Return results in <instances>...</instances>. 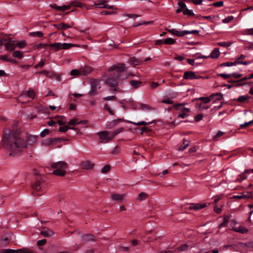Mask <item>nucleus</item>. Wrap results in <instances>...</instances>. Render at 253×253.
Instances as JSON below:
<instances>
[{
	"mask_svg": "<svg viewBox=\"0 0 253 253\" xmlns=\"http://www.w3.org/2000/svg\"><path fill=\"white\" fill-rule=\"evenodd\" d=\"M3 148L9 152V155L15 156L27 147L28 143H3Z\"/></svg>",
	"mask_w": 253,
	"mask_h": 253,
	"instance_id": "f257e3e1",
	"label": "nucleus"
},
{
	"mask_svg": "<svg viewBox=\"0 0 253 253\" xmlns=\"http://www.w3.org/2000/svg\"><path fill=\"white\" fill-rule=\"evenodd\" d=\"M67 164L64 161H59L51 164V167L56 169L53 171L52 173L58 176H63L66 173L65 169L67 168Z\"/></svg>",
	"mask_w": 253,
	"mask_h": 253,
	"instance_id": "f03ea898",
	"label": "nucleus"
},
{
	"mask_svg": "<svg viewBox=\"0 0 253 253\" xmlns=\"http://www.w3.org/2000/svg\"><path fill=\"white\" fill-rule=\"evenodd\" d=\"M127 68L126 67L124 64H118L117 65H113L110 67L108 69L109 72L114 71L112 75L114 78L116 79H120L121 80H123L126 78V77H122L121 74L126 71Z\"/></svg>",
	"mask_w": 253,
	"mask_h": 253,
	"instance_id": "7ed1b4c3",
	"label": "nucleus"
},
{
	"mask_svg": "<svg viewBox=\"0 0 253 253\" xmlns=\"http://www.w3.org/2000/svg\"><path fill=\"white\" fill-rule=\"evenodd\" d=\"M34 175L35 181L32 184L31 186L35 192H38L42 190V187H43L44 180L43 176L39 174L36 169L34 170Z\"/></svg>",
	"mask_w": 253,
	"mask_h": 253,
	"instance_id": "20e7f679",
	"label": "nucleus"
},
{
	"mask_svg": "<svg viewBox=\"0 0 253 253\" xmlns=\"http://www.w3.org/2000/svg\"><path fill=\"white\" fill-rule=\"evenodd\" d=\"M124 130V127H120L116 129L113 132H110L108 131H102L97 133V135L99 136L100 139L106 140V141H110L119 133L123 132Z\"/></svg>",
	"mask_w": 253,
	"mask_h": 253,
	"instance_id": "39448f33",
	"label": "nucleus"
},
{
	"mask_svg": "<svg viewBox=\"0 0 253 253\" xmlns=\"http://www.w3.org/2000/svg\"><path fill=\"white\" fill-rule=\"evenodd\" d=\"M2 140L6 142H13L19 140V132L11 131L9 129H3Z\"/></svg>",
	"mask_w": 253,
	"mask_h": 253,
	"instance_id": "423d86ee",
	"label": "nucleus"
},
{
	"mask_svg": "<svg viewBox=\"0 0 253 253\" xmlns=\"http://www.w3.org/2000/svg\"><path fill=\"white\" fill-rule=\"evenodd\" d=\"M51 47H54L56 50L64 49H67L72 47H79L78 44L63 43L56 42L50 44L49 45Z\"/></svg>",
	"mask_w": 253,
	"mask_h": 253,
	"instance_id": "0eeeda50",
	"label": "nucleus"
},
{
	"mask_svg": "<svg viewBox=\"0 0 253 253\" xmlns=\"http://www.w3.org/2000/svg\"><path fill=\"white\" fill-rule=\"evenodd\" d=\"M91 90L89 91L88 94L91 96L97 94V88L100 89L101 86L100 82L98 80H94L91 82Z\"/></svg>",
	"mask_w": 253,
	"mask_h": 253,
	"instance_id": "6e6552de",
	"label": "nucleus"
},
{
	"mask_svg": "<svg viewBox=\"0 0 253 253\" xmlns=\"http://www.w3.org/2000/svg\"><path fill=\"white\" fill-rule=\"evenodd\" d=\"M0 253H32L30 250L26 249L20 250L4 249L0 251Z\"/></svg>",
	"mask_w": 253,
	"mask_h": 253,
	"instance_id": "1a4fd4ad",
	"label": "nucleus"
},
{
	"mask_svg": "<svg viewBox=\"0 0 253 253\" xmlns=\"http://www.w3.org/2000/svg\"><path fill=\"white\" fill-rule=\"evenodd\" d=\"M183 78L184 79H189V80H193V79H198L200 78H207L208 79V77H207L206 78H204L201 76L196 75L195 74V73L192 71H186L184 73Z\"/></svg>",
	"mask_w": 253,
	"mask_h": 253,
	"instance_id": "9d476101",
	"label": "nucleus"
},
{
	"mask_svg": "<svg viewBox=\"0 0 253 253\" xmlns=\"http://www.w3.org/2000/svg\"><path fill=\"white\" fill-rule=\"evenodd\" d=\"M118 79L120 80V79H116L115 77L114 78L113 77V75L112 74L111 75V77L109 78L106 80L105 84L111 87H115L118 84V83L117 81V80Z\"/></svg>",
	"mask_w": 253,
	"mask_h": 253,
	"instance_id": "9b49d317",
	"label": "nucleus"
},
{
	"mask_svg": "<svg viewBox=\"0 0 253 253\" xmlns=\"http://www.w3.org/2000/svg\"><path fill=\"white\" fill-rule=\"evenodd\" d=\"M189 207L187 208L190 210H198L200 209H202L206 207V204L205 203L204 204H194L191 203L188 205Z\"/></svg>",
	"mask_w": 253,
	"mask_h": 253,
	"instance_id": "f8f14e48",
	"label": "nucleus"
},
{
	"mask_svg": "<svg viewBox=\"0 0 253 253\" xmlns=\"http://www.w3.org/2000/svg\"><path fill=\"white\" fill-rule=\"evenodd\" d=\"M80 166L83 169L88 170L93 169L94 164L89 161H84L81 163Z\"/></svg>",
	"mask_w": 253,
	"mask_h": 253,
	"instance_id": "ddd939ff",
	"label": "nucleus"
},
{
	"mask_svg": "<svg viewBox=\"0 0 253 253\" xmlns=\"http://www.w3.org/2000/svg\"><path fill=\"white\" fill-rule=\"evenodd\" d=\"M95 237L92 234H84L82 236V243H85L86 242L95 241Z\"/></svg>",
	"mask_w": 253,
	"mask_h": 253,
	"instance_id": "4468645a",
	"label": "nucleus"
},
{
	"mask_svg": "<svg viewBox=\"0 0 253 253\" xmlns=\"http://www.w3.org/2000/svg\"><path fill=\"white\" fill-rule=\"evenodd\" d=\"M74 23H72L71 25H67L64 23H60L59 24H54L53 26L57 28L58 30H65L67 28H71Z\"/></svg>",
	"mask_w": 253,
	"mask_h": 253,
	"instance_id": "2eb2a0df",
	"label": "nucleus"
},
{
	"mask_svg": "<svg viewBox=\"0 0 253 253\" xmlns=\"http://www.w3.org/2000/svg\"><path fill=\"white\" fill-rule=\"evenodd\" d=\"M128 62L131 65L135 66L136 65H138L142 63V61L139 59H137L134 57H130L129 59Z\"/></svg>",
	"mask_w": 253,
	"mask_h": 253,
	"instance_id": "dca6fc26",
	"label": "nucleus"
},
{
	"mask_svg": "<svg viewBox=\"0 0 253 253\" xmlns=\"http://www.w3.org/2000/svg\"><path fill=\"white\" fill-rule=\"evenodd\" d=\"M10 42H7L4 44L5 48L6 49L9 51H13L16 48V45L14 43H12V41L11 39L9 40Z\"/></svg>",
	"mask_w": 253,
	"mask_h": 253,
	"instance_id": "f3484780",
	"label": "nucleus"
},
{
	"mask_svg": "<svg viewBox=\"0 0 253 253\" xmlns=\"http://www.w3.org/2000/svg\"><path fill=\"white\" fill-rule=\"evenodd\" d=\"M41 234L45 237H49L53 234V232L48 228H44L43 230L41 231Z\"/></svg>",
	"mask_w": 253,
	"mask_h": 253,
	"instance_id": "a211bd4d",
	"label": "nucleus"
},
{
	"mask_svg": "<svg viewBox=\"0 0 253 253\" xmlns=\"http://www.w3.org/2000/svg\"><path fill=\"white\" fill-rule=\"evenodd\" d=\"M81 75L85 76L89 74L91 71V68L89 66H85L84 68H80Z\"/></svg>",
	"mask_w": 253,
	"mask_h": 253,
	"instance_id": "6ab92c4d",
	"label": "nucleus"
},
{
	"mask_svg": "<svg viewBox=\"0 0 253 253\" xmlns=\"http://www.w3.org/2000/svg\"><path fill=\"white\" fill-rule=\"evenodd\" d=\"M166 30L170 33H171L173 35H176L178 37H182L185 35V34H184L183 33V31L179 32V31H176L173 29L170 30V29H168L167 28H166Z\"/></svg>",
	"mask_w": 253,
	"mask_h": 253,
	"instance_id": "aec40b11",
	"label": "nucleus"
},
{
	"mask_svg": "<svg viewBox=\"0 0 253 253\" xmlns=\"http://www.w3.org/2000/svg\"><path fill=\"white\" fill-rule=\"evenodd\" d=\"M213 96H214V94H212L210 97H201L199 98H196V99L200 100L205 103H209L211 101V99L213 98Z\"/></svg>",
	"mask_w": 253,
	"mask_h": 253,
	"instance_id": "412c9836",
	"label": "nucleus"
},
{
	"mask_svg": "<svg viewBox=\"0 0 253 253\" xmlns=\"http://www.w3.org/2000/svg\"><path fill=\"white\" fill-rule=\"evenodd\" d=\"M123 121V120L122 119H118L117 120H114L112 122H111L109 125H108L107 128H111L114 127L118 123L122 122Z\"/></svg>",
	"mask_w": 253,
	"mask_h": 253,
	"instance_id": "4be33fe9",
	"label": "nucleus"
},
{
	"mask_svg": "<svg viewBox=\"0 0 253 253\" xmlns=\"http://www.w3.org/2000/svg\"><path fill=\"white\" fill-rule=\"evenodd\" d=\"M234 231L242 233V234H245L247 233L248 229L246 228L242 227V226H239L238 227H235L234 229Z\"/></svg>",
	"mask_w": 253,
	"mask_h": 253,
	"instance_id": "5701e85b",
	"label": "nucleus"
},
{
	"mask_svg": "<svg viewBox=\"0 0 253 253\" xmlns=\"http://www.w3.org/2000/svg\"><path fill=\"white\" fill-rule=\"evenodd\" d=\"M38 137L37 136L28 134L26 138V142H34L37 141Z\"/></svg>",
	"mask_w": 253,
	"mask_h": 253,
	"instance_id": "b1692460",
	"label": "nucleus"
},
{
	"mask_svg": "<svg viewBox=\"0 0 253 253\" xmlns=\"http://www.w3.org/2000/svg\"><path fill=\"white\" fill-rule=\"evenodd\" d=\"M230 216H231L230 215H227V216H224V219H223V222L222 223H221L219 226V228L222 227H225L227 225V224L228 223V221L230 218Z\"/></svg>",
	"mask_w": 253,
	"mask_h": 253,
	"instance_id": "393cba45",
	"label": "nucleus"
},
{
	"mask_svg": "<svg viewBox=\"0 0 253 253\" xmlns=\"http://www.w3.org/2000/svg\"><path fill=\"white\" fill-rule=\"evenodd\" d=\"M129 83L134 88H137L142 84L141 82L135 80H131Z\"/></svg>",
	"mask_w": 253,
	"mask_h": 253,
	"instance_id": "a878e982",
	"label": "nucleus"
},
{
	"mask_svg": "<svg viewBox=\"0 0 253 253\" xmlns=\"http://www.w3.org/2000/svg\"><path fill=\"white\" fill-rule=\"evenodd\" d=\"M111 198L114 200L121 201L123 200V195L115 193L111 195Z\"/></svg>",
	"mask_w": 253,
	"mask_h": 253,
	"instance_id": "bb28decb",
	"label": "nucleus"
},
{
	"mask_svg": "<svg viewBox=\"0 0 253 253\" xmlns=\"http://www.w3.org/2000/svg\"><path fill=\"white\" fill-rule=\"evenodd\" d=\"M219 55V49L218 48H215L211 52V57L212 58L216 59L218 57Z\"/></svg>",
	"mask_w": 253,
	"mask_h": 253,
	"instance_id": "cd10ccee",
	"label": "nucleus"
},
{
	"mask_svg": "<svg viewBox=\"0 0 253 253\" xmlns=\"http://www.w3.org/2000/svg\"><path fill=\"white\" fill-rule=\"evenodd\" d=\"M12 56L14 57L17 58L18 59H21L23 56V53L20 51L16 50L13 52Z\"/></svg>",
	"mask_w": 253,
	"mask_h": 253,
	"instance_id": "c85d7f7f",
	"label": "nucleus"
},
{
	"mask_svg": "<svg viewBox=\"0 0 253 253\" xmlns=\"http://www.w3.org/2000/svg\"><path fill=\"white\" fill-rule=\"evenodd\" d=\"M69 139L63 137H57V138H51L49 140V142L52 143L55 141H68Z\"/></svg>",
	"mask_w": 253,
	"mask_h": 253,
	"instance_id": "c756f323",
	"label": "nucleus"
},
{
	"mask_svg": "<svg viewBox=\"0 0 253 253\" xmlns=\"http://www.w3.org/2000/svg\"><path fill=\"white\" fill-rule=\"evenodd\" d=\"M76 2H71L69 5H63V6H61V11H65L66 10L69 9L73 4H74Z\"/></svg>",
	"mask_w": 253,
	"mask_h": 253,
	"instance_id": "7c9ffc66",
	"label": "nucleus"
},
{
	"mask_svg": "<svg viewBox=\"0 0 253 253\" xmlns=\"http://www.w3.org/2000/svg\"><path fill=\"white\" fill-rule=\"evenodd\" d=\"M69 129H74V128L73 127H70L68 126H64L60 127L59 128V131H61V132H66L67 131V130H68Z\"/></svg>",
	"mask_w": 253,
	"mask_h": 253,
	"instance_id": "2f4dec72",
	"label": "nucleus"
},
{
	"mask_svg": "<svg viewBox=\"0 0 253 253\" xmlns=\"http://www.w3.org/2000/svg\"><path fill=\"white\" fill-rule=\"evenodd\" d=\"M70 75H71V76H77V77L81 75V71H80V70H78L77 69L72 70L70 72Z\"/></svg>",
	"mask_w": 253,
	"mask_h": 253,
	"instance_id": "473e14b6",
	"label": "nucleus"
},
{
	"mask_svg": "<svg viewBox=\"0 0 253 253\" xmlns=\"http://www.w3.org/2000/svg\"><path fill=\"white\" fill-rule=\"evenodd\" d=\"M249 98H250V97L248 96H241L235 100H237L240 102H244L246 101H247Z\"/></svg>",
	"mask_w": 253,
	"mask_h": 253,
	"instance_id": "72a5a7b5",
	"label": "nucleus"
},
{
	"mask_svg": "<svg viewBox=\"0 0 253 253\" xmlns=\"http://www.w3.org/2000/svg\"><path fill=\"white\" fill-rule=\"evenodd\" d=\"M111 169V166L109 165H106L101 170L102 173H106L108 172Z\"/></svg>",
	"mask_w": 253,
	"mask_h": 253,
	"instance_id": "f704fd0d",
	"label": "nucleus"
},
{
	"mask_svg": "<svg viewBox=\"0 0 253 253\" xmlns=\"http://www.w3.org/2000/svg\"><path fill=\"white\" fill-rule=\"evenodd\" d=\"M120 151V148L119 145H117L115 147L114 149L111 151V153L113 155H118Z\"/></svg>",
	"mask_w": 253,
	"mask_h": 253,
	"instance_id": "c9c22d12",
	"label": "nucleus"
},
{
	"mask_svg": "<svg viewBox=\"0 0 253 253\" xmlns=\"http://www.w3.org/2000/svg\"><path fill=\"white\" fill-rule=\"evenodd\" d=\"M175 42V40L172 38H167L166 39L164 42V43L167 44H172L174 43Z\"/></svg>",
	"mask_w": 253,
	"mask_h": 253,
	"instance_id": "e433bc0d",
	"label": "nucleus"
},
{
	"mask_svg": "<svg viewBox=\"0 0 253 253\" xmlns=\"http://www.w3.org/2000/svg\"><path fill=\"white\" fill-rule=\"evenodd\" d=\"M29 35L30 36H32V37L37 36L40 38L43 37V33H42L41 32H32V33H29Z\"/></svg>",
	"mask_w": 253,
	"mask_h": 253,
	"instance_id": "4c0bfd02",
	"label": "nucleus"
},
{
	"mask_svg": "<svg viewBox=\"0 0 253 253\" xmlns=\"http://www.w3.org/2000/svg\"><path fill=\"white\" fill-rule=\"evenodd\" d=\"M188 247L189 246L187 244H184L179 246L177 248V250L180 251H186L188 248Z\"/></svg>",
	"mask_w": 253,
	"mask_h": 253,
	"instance_id": "58836bf2",
	"label": "nucleus"
},
{
	"mask_svg": "<svg viewBox=\"0 0 253 253\" xmlns=\"http://www.w3.org/2000/svg\"><path fill=\"white\" fill-rule=\"evenodd\" d=\"M147 196L146 193L141 192L138 195V199L140 201L143 200L147 197Z\"/></svg>",
	"mask_w": 253,
	"mask_h": 253,
	"instance_id": "ea45409f",
	"label": "nucleus"
},
{
	"mask_svg": "<svg viewBox=\"0 0 253 253\" xmlns=\"http://www.w3.org/2000/svg\"><path fill=\"white\" fill-rule=\"evenodd\" d=\"M183 14L184 15H189V16H192V15H194V14L193 13V11L191 10H189L187 8H186L183 10Z\"/></svg>",
	"mask_w": 253,
	"mask_h": 253,
	"instance_id": "a19ab883",
	"label": "nucleus"
},
{
	"mask_svg": "<svg viewBox=\"0 0 253 253\" xmlns=\"http://www.w3.org/2000/svg\"><path fill=\"white\" fill-rule=\"evenodd\" d=\"M247 176L245 174V173L241 174L239 175L238 178L237 179V181L240 182H241L247 178Z\"/></svg>",
	"mask_w": 253,
	"mask_h": 253,
	"instance_id": "79ce46f5",
	"label": "nucleus"
},
{
	"mask_svg": "<svg viewBox=\"0 0 253 253\" xmlns=\"http://www.w3.org/2000/svg\"><path fill=\"white\" fill-rule=\"evenodd\" d=\"M242 247H246L248 248H253V241L242 243Z\"/></svg>",
	"mask_w": 253,
	"mask_h": 253,
	"instance_id": "37998d69",
	"label": "nucleus"
},
{
	"mask_svg": "<svg viewBox=\"0 0 253 253\" xmlns=\"http://www.w3.org/2000/svg\"><path fill=\"white\" fill-rule=\"evenodd\" d=\"M233 19L234 17L233 16H230L223 19L222 22L224 23H227L233 20Z\"/></svg>",
	"mask_w": 253,
	"mask_h": 253,
	"instance_id": "c03bdc74",
	"label": "nucleus"
},
{
	"mask_svg": "<svg viewBox=\"0 0 253 253\" xmlns=\"http://www.w3.org/2000/svg\"><path fill=\"white\" fill-rule=\"evenodd\" d=\"M183 33L185 34H193L195 35H198L199 34V31L198 30H193V31H183Z\"/></svg>",
	"mask_w": 253,
	"mask_h": 253,
	"instance_id": "a18cd8bd",
	"label": "nucleus"
},
{
	"mask_svg": "<svg viewBox=\"0 0 253 253\" xmlns=\"http://www.w3.org/2000/svg\"><path fill=\"white\" fill-rule=\"evenodd\" d=\"M217 44V45L221 46H223V47L227 46L228 47L231 45V42H218Z\"/></svg>",
	"mask_w": 253,
	"mask_h": 253,
	"instance_id": "49530a36",
	"label": "nucleus"
},
{
	"mask_svg": "<svg viewBox=\"0 0 253 253\" xmlns=\"http://www.w3.org/2000/svg\"><path fill=\"white\" fill-rule=\"evenodd\" d=\"M26 46V42L24 41H21L17 43L16 47L18 46L19 48H23Z\"/></svg>",
	"mask_w": 253,
	"mask_h": 253,
	"instance_id": "de8ad7c7",
	"label": "nucleus"
},
{
	"mask_svg": "<svg viewBox=\"0 0 253 253\" xmlns=\"http://www.w3.org/2000/svg\"><path fill=\"white\" fill-rule=\"evenodd\" d=\"M223 133L224 132L222 131H218L217 133L213 136L212 140L215 141H217V139L216 138L218 137L222 136L223 134Z\"/></svg>",
	"mask_w": 253,
	"mask_h": 253,
	"instance_id": "09e8293b",
	"label": "nucleus"
},
{
	"mask_svg": "<svg viewBox=\"0 0 253 253\" xmlns=\"http://www.w3.org/2000/svg\"><path fill=\"white\" fill-rule=\"evenodd\" d=\"M46 240L45 239H42L37 241V244L38 246H42L45 244Z\"/></svg>",
	"mask_w": 253,
	"mask_h": 253,
	"instance_id": "8fccbe9b",
	"label": "nucleus"
},
{
	"mask_svg": "<svg viewBox=\"0 0 253 253\" xmlns=\"http://www.w3.org/2000/svg\"><path fill=\"white\" fill-rule=\"evenodd\" d=\"M245 56L242 54L239 58H237L234 62L236 63V65L239 64L242 61L241 60L245 59Z\"/></svg>",
	"mask_w": 253,
	"mask_h": 253,
	"instance_id": "3c124183",
	"label": "nucleus"
},
{
	"mask_svg": "<svg viewBox=\"0 0 253 253\" xmlns=\"http://www.w3.org/2000/svg\"><path fill=\"white\" fill-rule=\"evenodd\" d=\"M188 146V143L185 144V143H182V145L178 148L177 150L178 151H183L185 150Z\"/></svg>",
	"mask_w": 253,
	"mask_h": 253,
	"instance_id": "603ef678",
	"label": "nucleus"
},
{
	"mask_svg": "<svg viewBox=\"0 0 253 253\" xmlns=\"http://www.w3.org/2000/svg\"><path fill=\"white\" fill-rule=\"evenodd\" d=\"M69 125H76L77 124H79V123L78 122V120L76 119H72L68 123Z\"/></svg>",
	"mask_w": 253,
	"mask_h": 253,
	"instance_id": "864d4df0",
	"label": "nucleus"
},
{
	"mask_svg": "<svg viewBox=\"0 0 253 253\" xmlns=\"http://www.w3.org/2000/svg\"><path fill=\"white\" fill-rule=\"evenodd\" d=\"M223 5V2L222 1H219L215 2L212 4V5L215 7H221Z\"/></svg>",
	"mask_w": 253,
	"mask_h": 253,
	"instance_id": "5fc2aeb1",
	"label": "nucleus"
},
{
	"mask_svg": "<svg viewBox=\"0 0 253 253\" xmlns=\"http://www.w3.org/2000/svg\"><path fill=\"white\" fill-rule=\"evenodd\" d=\"M49 133V130L48 129H44L40 134L41 137H43Z\"/></svg>",
	"mask_w": 253,
	"mask_h": 253,
	"instance_id": "6e6d98bb",
	"label": "nucleus"
},
{
	"mask_svg": "<svg viewBox=\"0 0 253 253\" xmlns=\"http://www.w3.org/2000/svg\"><path fill=\"white\" fill-rule=\"evenodd\" d=\"M236 63L234 62H225L221 64L222 66H230L233 65H235Z\"/></svg>",
	"mask_w": 253,
	"mask_h": 253,
	"instance_id": "4d7b16f0",
	"label": "nucleus"
},
{
	"mask_svg": "<svg viewBox=\"0 0 253 253\" xmlns=\"http://www.w3.org/2000/svg\"><path fill=\"white\" fill-rule=\"evenodd\" d=\"M203 118V115L201 114H199L195 117V121L196 122H199Z\"/></svg>",
	"mask_w": 253,
	"mask_h": 253,
	"instance_id": "13d9d810",
	"label": "nucleus"
},
{
	"mask_svg": "<svg viewBox=\"0 0 253 253\" xmlns=\"http://www.w3.org/2000/svg\"><path fill=\"white\" fill-rule=\"evenodd\" d=\"M27 95L31 98H34L35 96V92L33 90H29L27 92Z\"/></svg>",
	"mask_w": 253,
	"mask_h": 253,
	"instance_id": "bf43d9fd",
	"label": "nucleus"
},
{
	"mask_svg": "<svg viewBox=\"0 0 253 253\" xmlns=\"http://www.w3.org/2000/svg\"><path fill=\"white\" fill-rule=\"evenodd\" d=\"M104 109L106 110H107L111 115H114V112L111 110L110 107L107 105V104H106L104 106Z\"/></svg>",
	"mask_w": 253,
	"mask_h": 253,
	"instance_id": "052dcab7",
	"label": "nucleus"
},
{
	"mask_svg": "<svg viewBox=\"0 0 253 253\" xmlns=\"http://www.w3.org/2000/svg\"><path fill=\"white\" fill-rule=\"evenodd\" d=\"M218 76L222 77L224 79H228L231 77V74H219Z\"/></svg>",
	"mask_w": 253,
	"mask_h": 253,
	"instance_id": "680f3d73",
	"label": "nucleus"
},
{
	"mask_svg": "<svg viewBox=\"0 0 253 253\" xmlns=\"http://www.w3.org/2000/svg\"><path fill=\"white\" fill-rule=\"evenodd\" d=\"M178 5L181 8H182L183 10H184L186 8V4L184 2L182 1H179L178 2Z\"/></svg>",
	"mask_w": 253,
	"mask_h": 253,
	"instance_id": "e2e57ef3",
	"label": "nucleus"
},
{
	"mask_svg": "<svg viewBox=\"0 0 253 253\" xmlns=\"http://www.w3.org/2000/svg\"><path fill=\"white\" fill-rule=\"evenodd\" d=\"M253 123V120L252 121H251L249 122H247V123H245L243 124H242L241 125V128H243V127H247L248 126H249L250 124Z\"/></svg>",
	"mask_w": 253,
	"mask_h": 253,
	"instance_id": "0e129e2a",
	"label": "nucleus"
},
{
	"mask_svg": "<svg viewBox=\"0 0 253 253\" xmlns=\"http://www.w3.org/2000/svg\"><path fill=\"white\" fill-rule=\"evenodd\" d=\"M126 16L129 18H136L140 16L139 15L135 14H127L126 15Z\"/></svg>",
	"mask_w": 253,
	"mask_h": 253,
	"instance_id": "69168bd1",
	"label": "nucleus"
},
{
	"mask_svg": "<svg viewBox=\"0 0 253 253\" xmlns=\"http://www.w3.org/2000/svg\"><path fill=\"white\" fill-rule=\"evenodd\" d=\"M117 98L115 96H110L108 97H104L103 99L105 100H116Z\"/></svg>",
	"mask_w": 253,
	"mask_h": 253,
	"instance_id": "338daca9",
	"label": "nucleus"
},
{
	"mask_svg": "<svg viewBox=\"0 0 253 253\" xmlns=\"http://www.w3.org/2000/svg\"><path fill=\"white\" fill-rule=\"evenodd\" d=\"M198 107H199V108L201 110H204V109H208L209 108V106H205L202 103L198 105Z\"/></svg>",
	"mask_w": 253,
	"mask_h": 253,
	"instance_id": "774afa93",
	"label": "nucleus"
}]
</instances>
